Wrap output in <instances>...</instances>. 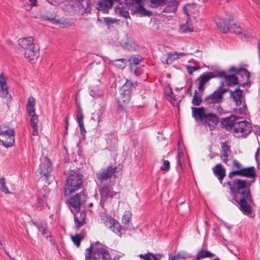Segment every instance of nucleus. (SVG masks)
<instances>
[{"label": "nucleus", "instance_id": "8", "mask_svg": "<svg viewBox=\"0 0 260 260\" xmlns=\"http://www.w3.org/2000/svg\"><path fill=\"white\" fill-rule=\"evenodd\" d=\"M250 124L246 120L237 121L233 129V134L236 137H245L251 132Z\"/></svg>", "mask_w": 260, "mask_h": 260}, {"label": "nucleus", "instance_id": "64", "mask_svg": "<svg viewBox=\"0 0 260 260\" xmlns=\"http://www.w3.org/2000/svg\"><path fill=\"white\" fill-rule=\"evenodd\" d=\"M255 134L260 136V126H255Z\"/></svg>", "mask_w": 260, "mask_h": 260}, {"label": "nucleus", "instance_id": "49", "mask_svg": "<svg viewBox=\"0 0 260 260\" xmlns=\"http://www.w3.org/2000/svg\"><path fill=\"white\" fill-rule=\"evenodd\" d=\"M116 133L115 132H113L109 134H106V139H107V140H112L113 139H114V140H116Z\"/></svg>", "mask_w": 260, "mask_h": 260}, {"label": "nucleus", "instance_id": "22", "mask_svg": "<svg viewBox=\"0 0 260 260\" xmlns=\"http://www.w3.org/2000/svg\"><path fill=\"white\" fill-rule=\"evenodd\" d=\"M178 59V52L176 51H172L168 53L166 55H164L161 57V61L163 63L170 64Z\"/></svg>", "mask_w": 260, "mask_h": 260}, {"label": "nucleus", "instance_id": "20", "mask_svg": "<svg viewBox=\"0 0 260 260\" xmlns=\"http://www.w3.org/2000/svg\"><path fill=\"white\" fill-rule=\"evenodd\" d=\"M237 120H238V117L235 115H231L229 117L223 119L221 122L223 127L227 130H230L232 128L234 129Z\"/></svg>", "mask_w": 260, "mask_h": 260}, {"label": "nucleus", "instance_id": "63", "mask_svg": "<svg viewBox=\"0 0 260 260\" xmlns=\"http://www.w3.org/2000/svg\"><path fill=\"white\" fill-rule=\"evenodd\" d=\"M257 50H258V55L259 62V64H260V40L258 41V43H257Z\"/></svg>", "mask_w": 260, "mask_h": 260}, {"label": "nucleus", "instance_id": "32", "mask_svg": "<svg viewBox=\"0 0 260 260\" xmlns=\"http://www.w3.org/2000/svg\"><path fill=\"white\" fill-rule=\"evenodd\" d=\"M169 255L171 257V260L185 259L190 256L189 254L185 251L179 252L174 255Z\"/></svg>", "mask_w": 260, "mask_h": 260}, {"label": "nucleus", "instance_id": "46", "mask_svg": "<svg viewBox=\"0 0 260 260\" xmlns=\"http://www.w3.org/2000/svg\"><path fill=\"white\" fill-rule=\"evenodd\" d=\"M36 105L35 99L34 97L30 96L28 98L26 107H34Z\"/></svg>", "mask_w": 260, "mask_h": 260}, {"label": "nucleus", "instance_id": "60", "mask_svg": "<svg viewBox=\"0 0 260 260\" xmlns=\"http://www.w3.org/2000/svg\"><path fill=\"white\" fill-rule=\"evenodd\" d=\"M47 20L50 21V22H51L53 24H59V21L58 20L55 19L54 18H47Z\"/></svg>", "mask_w": 260, "mask_h": 260}, {"label": "nucleus", "instance_id": "25", "mask_svg": "<svg viewBox=\"0 0 260 260\" xmlns=\"http://www.w3.org/2000/svg\"><path fill=\"white\" fill-rule=\"evenodd\" d=\"M74 221L76 223V228L78 229L80 226H82L86 223L85 222V214L84 213L76 212L74 213Z\"/></svg>", "mask_w": 260, "mask_h": 260}, {"label": "nucleus", "instance_id": "37", "mask_svg": "<svg viewBox=\"0 0 260 260\" xmlns=\"http://www.w3.org/2000/svg\"><path fill=\"white\" fill-rule=\"evenodd\" d=\"M139 257L144 260H159L155 254L151 252H148L145 254H140Z\"/></svg>", "mask_w": 260, "mask_h": 260}, {"label": "nucleus", "instance_id": "14", "mask_svg": "<svg viewBox=\"0 0 260 260\" xmlns=\"http://www.w3.org/2000/svg\"><path fill=\"white\" fill-rule=\"evenodd\" d=\"M116 167L110 166L106 169L102 170L101 172L96 173V177L98 180L102 183L107 180H111V177L113 175L117 170Z\"/></svg>", "mask_w": 260, "mask_h": 260}, {"label": "nucleus", "instance_id": "41", "mask_svg": "<svg viewBox=\"0 0 260 260\" xmlns=\"http://www.w3.org/2000/svg\"><path fill=\"white\" fill-rule=\"evenodd\" d=\"M0 189L5 193H9V191L6 185L5 179L3 177L0 179Z\"/></svg>", "mask_w": 260, "mask_h": 260}, {"label": "nucleus", "instance_id": "34", "mask_svg": "<svg viewBox=\"0 0 260 260\" xmlns=\"http://www.w3.org/2000/svg\"><path fill=\"white\" fill-rule=\"evenodd\" d=\"M202 102V95L199 94L196 90L192 100V104L193 106H199L201 104Z\"/></svg>", "mask_w": 260, "mask_h": 260}, {"label": "nucleus", "instance_id": "51", "mask_svg": "<svg viewBox=\"0 0 260 260\" xmlns=\"http://www.w3.org/2000/svg\"><path fill=\"white\" fill-rule=\"evenodd\" d=\"M223 85H224V83H222L221 86L217 88V90L219 91V92L221 93V94L222 96L224 93H225L228 91L230 92V91H231V90H230V89L229 88H222V86H223Z\"/></svg>", "mask_w": 260, "mask_h": 260}, {"label": "nucleus", "instance_id": "54", "mask_svg": "<svg viewBox=\"0 0 260 260\" xmlns=\"http://www.w3.org/2000/svg\"><path fill=\"white\" fill-rule=\"evenodd\" d=\"M79 126L81 135L83 136V138H84V136H85V133L86 132L84 128V123L79 124Z\"/></svg>", "mask_w": 260, "mask_h": 260}, {"label": "nucleus", "instance_id": "43", "mask_svg": "<svg viewBox=\"0 0 260 260\" xmlns=\"http://www.w3.org/2000/svg\"><path fill=\"white\" fill-rule=\"evenodd\" d=\"M125 5L127 6H134L136 7L139 3H143L142 0H125Z\"/></svg>", "mask_w": 260, "mask_h": 260}, {"label": "nucleus", "instance_id": "15", "mask_svg": "<svg viewBox=\"0 0 260 260\" xmlns=\"http://www.w3.org/2000/svg\"><path fill=\"white\" fill-rule=\"evenodd\" d=\"M233 21L232 17H230L228 20L223 19L220 17H217L215 18V21L218 29L223 33H227L230 30V27L229 23Z\"/></svg>", "mask_w": 260, "mask_h": 260}, {"label": "nucleus", "instance_id": "7", "mask_svg": "<svg viewBox=\"0 0 260 260\" xmlns=\"http://www.w3.org/2000/svg\"><path fill=\"white\" fill-rule=\"evenodd\" d=\"M87 197L83 191L73 196L68 200L69 206L73 208L76 212L80 211L81 206L86 202Z\"/></svg>", "mask_w": 260, "mask_h": 260}, {"label": "nucleus", "instance_id": "50", "mask_svg": "<svg viewBox=\"0 0 260 260\" xmlns=\"http://www.w3.org/2000/svg\"><path fill=\"white\" fill-rule=\"evenodd\" d=\"M119 14L120 15L124 17V18H127L129 17V13L128 12L125 10L124 8H120L119 10Z\"/></svg>", "mask_w": 260, "mask_h": 260}, {"label": "nucleus", "instance_id": "33", "mask_svg": "<svg viewBox=\"0 0 260 260\" xmlns=\"http://www.w3.org/2000/svg\"><path fill=\"white\" fill-rule=\"evenodd\" d=\"M90 95L94 98H103L102 91L97 87H91L89 91Z\"/></svg>", "mask_w": 260, "mask_h": 260}, {"label": "nucleus", "instance_id": "27", "mask_svg": "<svg viewBox=\"0 0 260 260\" xmlns=\"http://www.w3.org/2000/svg\"><path fill=\"white\" fill-rule=\"evenodd\" d=\"M179 2L177 0L171 1L167 4L164 9V12L166 13H175L177 10Z\"/></svg>", "mask_w": 260, "mask_h": 260}, {"label": "nucleus", "instance_id": "19", "mask_svg": "<svg viewBox=\"0 0 260 260\" xmlns=\"http://www.w3.org/2000/svg\"><path fill=\"white\" fill-rule=\"evenodd\" d=\"M212 170L213 174L217 177L219 182L223 185V180L226 175L225 169L221 164H218L213 168Z\"/></svg>", "mask_w": 260, "mask_h": 260}, {"label": "nucleus", "instance_id": "11", "mask_svg": "<svg viewBox=\"0 0 260 260\" xmlns=\"http://www.w3.org/2000/svg\"><path fill=\"white\" fill-rule=\"evenodd\" d=\"M135 85L129 80H126L125 83L121 88L120 96L119 102L127 104L131 100V93Z\"/></svg>", "mask_w": 260, "mask_h": 260}, {"label": "nucleus", "instance_id": "53", "mask_svg": "<svg viewBox=\"0 0 260 260\" xmlns=\"http://www.w3.org/2000/svg\"><path fill=\"white\" fill-rule=\"evenodd\" d=\"M233 165L237 169V170H239L243 168L240 162L235 159L233 160Z\"/></svg>", "mask_w": 260, "mask_h": 260}, {"label": "nucleus", "instance_id": "21", "mask_svg": "<svg viewBox=\"0 0 260 260\" xmlns=\"http://www.w3.org/2000/svg\"><path fill=\"white\" fill-rule=\"evenodd\" d=\"M118 0H99L98 4L99 10L107 13L113 7V4Z\"/></svg>", "mask_w": 260, "mask_h": 260}, {"label": "nucleus", "instance_id": "9", "mask_svg": "<svg viewBox=\"0 0 260 260\" xmlns=\"http://www.w3.org/2000/svg\"><path fill=\"white\" fill-rule=\"evenodd\" d=\"M101 200L100 204L103 208L105 203L108 199H112L114 197L119 196V193L113 190L112 186L108 184H105L100 189Z\"/></svg>", "mask_w": 260, "mask_h": 260}, {"label": "nucleus", "instance_id": "47", "mask_svg": "<svg viewBox=\"0 0 260 260\" xmlns=\"http://www.w3.org/2000/svg\"><path fill=\"white\" fill-rule=\"evenodd\" d=\"M170 169V162L168 160H164L162 165L160 167L161 171H168Z\"/></svg>", "mask_w": 260, "mask_h": 260}, {"label": "nucleus", "instance_id": "57", "mask_svg": "<svg viewBox=\"0 0 260 260\" xmlns=\"http://www.w3.org/2000/svg\"><path fill=\"white\" fill-rule=\"evenodd\" d=\"M69 116L67 115L66 119H65V133L66 134H67V131L69 126Z\"/></svg>", "mask_w": 260, "mask_h": 260}, {"label": "nucleus", "instance_id": "45", "mask_svg": "<svg viewBox=\"0 0 260 260\" xmlns=\"http://www.w3.org/2000/svg\"><path fill=\"white\" fill-rule=\"evenodd\" d=\"M30 124L32 127L38 126V123L39 122L38 116L37 114L32 115L30 116Z\"/></svg>", "mask_w": 260, "mask_h": 260}, {"label": "nucleus", "instance_id": "2", "mask_svg": "<svg viewBox=\"0 0 260 260\" xmlns=\"http://www.w3.org/2000/svg\"><path fill=\"white\" fill-rule=\"evenodd\" d=\"M192 116L197 121H201L208 126L211 130L214 129L219 122V118L214 113H207L204 107H191Z\"/></svg>", "mask_w": 260, "mask_h": 260}, {"label": "nucleus", "instance_id": "56", "mask_svg": "<svg viewBox=\"0 0 260 260\" xmlns=\"http://www.w3.org/2000/svg\"><path fill=\"white\" fill-rule=\"evenodd\" d=\"M104 22L106 25H109L113 24L115 22V20L111 18L106 17L104 18Z\"/></svg>", "mask_w": 260, "mask_h": 260}, {"label": "nucleus", "instance_id": "5", "mask_svg": "<svg viewBox=\"0 0 260 260\" xmlns=\"http://www.w3.org/2000/svg\"><path fill=\"white\" fill-rule=\"evenodd\" d=\"M0 142L5 147L8 148L14 143V129L10 126L4 125L0 128Z\"/></svg>", "mask_w": 260, "mask_h": 260}, {"label": "nucleus", "instance_id": "17", "mask_svg": "<svg viewBox=\"0 0 260 260\" xmlns=\"http://www.w3.org/2000/svg\"><path fill=\"white\" fill-rule=\"evenodd\" d=\"M0 96L4 98H8L7 100L9 102L12 99L11 95L9 94L6 77L3 73H0Z\"/></svg>", "mask_w": 260, "mask_h": 260}, {"label": "nucleus", "instance_id": "3", "mask_svg": "<svg viewBox=\"0 0 260 260\" xmlns=\"http://www.w3.org/2000/svg\"><path fill=\"white\" fill-rule=\"evenodd\" d=\"M83 186V175L80 173L74 172L67 179L64 187V196L69 197L71 193L81 189Z\"/></svg>", "mask_w": 260, "mask_h": 260}, {"label": "nucleus", "instance_id": "23", "mask_svg": "<svg viewBox=\"0 0 260 260\" xmlns=\"http://www.w3.org/2000/svg\"><path fill=\"white\" fill-rule=\"evenodd\" d=\"M230 153L231 150L230 146L228 145L226 142L222 143L221 144V151L220 157L225 164L228 163V157Z\"/></svg>", "mask_w": 260, "mask_h": 260}, {"label": "nucleus", "instance_id": "4", "mask_svg": "<svg viewBox=\"0 0 260 260\" xmlns=\"http://www.w3.org/2000/svg\"><path fill=\"white\" fill-rule=\"evenodd\" d=\"M86 260H112L107 249L104 248H96L93 250V245L91 244L90 247L87 248L85 253Z\"/></svg>", "mask_w": 260, "mask_h": 260}, {"label": "nucleus", "instance_id": "44", "mask_svg": "<svg viewBox=\"0 0 260 260\" xmlns=\"http://www.w3.org/2000/svg\"><path fill=\"white\" fill-rule=\"evenodd\" d=\"M132 215L129 212H125L122 217V222L126 224H128L131 220Z\"/></svg>", "mask_w": 260, "mask_h": 260}, {"label": "nucleus", "instance_id": "36", "mask_svg": "<svg viewBox=\"0 0 260 260\" xmlns=\"http://www.w3.org/2000/svg\"><path fill=\"white\" fill-rule=\"evenodd\" d=\"M84 236L81 233L76 234L75 236H71L73 243L78 247L80 245L81 241L84 239Z\"/></svg>", "mask_w": 260, "mask_h": 260}, {"label": "nucleus", "instance_id": "26", "mask_svg": "<svg viewBox=\"0 0 260 260\" xmlns=\"http://www.w3.org/2000/svg\"><path fill=\"white\" fill-rule=\"evenodd\" d=\"M18 43L19 46L25 51L34 43V38L33 37L21 38L18 40Z\"/></svg>", "mask_w": 260, "mask_h": 260}, {"label": "nucleus", "instance_id": "18", "mask_svg": "<svg viewBox=\"0 0 260 260\" xmlns=\"http://www.w3.org/2000/svg\"><path fill=\"white\" fill-rule=\"evenodd\" d=\"M223 96L217 89L206 98V101L209 104H219L222 102Z\"/></svg>", "mask_w": 260, "mask_h": 260}, {"label": "nucleus", "instance_id": "28", "mask_svg": "<svg viewBox=\"0 0 260 260\" xmlns=\"http://www.w3.org/2000/svg\"><path fill=\"white\" fill-rule=\"evenodd\" d=\"M133 12L134 13L140 14L142 16H150L152 13L147 10L143 6L142 3H139L136 7L134 8Z\"/></svg>", "mask_w": 260, "mask_h": 260}, {"label": "nucleus", "instance_id": "38", "mask_svg": "<svg viewBox=\"0 0 260 260\" xmlns=\"http://www.w3.org/2000/svg\"><path fill=\"white\" fill-rule=\"evenodd\" d=\"M237 74L240 76H241L242 78L246 79V80H248L250 76V73L246 69L243 68L238 69V71H237Z\"/></svg>", "mask_w": 260, "mask_h": 260}, {"label": "nucleus", "instance_id": "12", "mask_svg": "<svg viewBox=\"0 0 260 260\" xmlns=\"http://www.w3.org/2000/svg\"><path fill=\"white\" fill-rule=\"evenodd\" d=\"M52 168L50 161L46 157L41 159V163L39 168L37 171L40 175L45 176L47 179L51 178L50 173L51 172Z\"/></svg>", "mask_w": 260, "mask_h": 260}, {"label": "nucleus", "instance_id": "62", "mask_svg": "<svg viewBox=\"0 0 260 260\" xmlns=\"http://www.w3.org/2000/svg\"><path fill=\"white\" fill-rule=\"evenodd\" d=\"M118 102L119 103V106H118V110L119 111H123L124 110V108L123 106L122 105V104H124L123 103L119 102V101H118Z\"/></svg>", "mask_w": 260, "mask_h": 260}, {"label": "nucleus", "instance_id": "31", "mask_svg": "<svg viewBox=\"0 0 260 260\" xmlns=\"http://www.w3.org/2000/svg\"><path fill=\"white\" fill-rule=\"evenodd\" d=\"M123 46L124 48L131 51L136 50L139 48L138 45L136 44L135 42L131 39H128L125 42Z\"/></svg>", "mask_w": 260, "mask_h": 260}, {"label": "nucleus", "instance_id": "35", "mask_svg": "<svg viewBox=\"0 0 260 260\" xmlns=\"http://www.w3.org/2000/svg\"><path fill=\"white\" fill-rule=\"evenodd\" d=\"M197 254H198V258H211L214 256L213 253L207 250H201Z\"/></svg>", "mask_w": 260, "mask_h": 260}, {"label": "nucleus", "instance_id": "13", "mask_svg": "<svg viewBox=\"0 0 260 260\" xmlns=\"http://www.w3.org/2000/svg\"><path fill=\"white\" fill-rule=\"evenodd\" d=\"M242 93L243 91L242 90L236 88L234 91H230V97L232 98L237 106L242 105V107L239 108L240 112L245 113L246 110V107L244 103L242 104Z\"/></svg>", "mask_w": 260, "mask_h": 260}, {"label": "nucleus", "instance_id": "29", "mask_svg": "<svg viewBox=\"0 0 260 260\" xmlns=\"http://www.w3.org/2000/svg\"><path fill=\"white\" fill-rule=\"evenodd\" d=\"M38 230L41 232L42 234L46 238L51 236L50 231L48 230L47 224L44 223H40L36 224Z\"/></svg>", "mask_w": 260, "mask_h": 260}, {"label": "nucleus", "instance_id": "1", "mask_svg": "<svg viewBox=\"0 0 260 260\" xmlns=\"http://www.w3.org/2000/svg\"><path fill=\"white\" fill-rule=\"evenodd\" d=\"M255 168L250 167L230 172L229 180L223 183V187L230 190L232 200L237 205L239 209L246 215L252 213L253 204L250 186L255 180Z\"/></svg>", "mask_w": 260, "mask_h": 260}, {"label": "nucleus", "instance_id": "30", "mask_svg": "<svg viewBox=\"0 0 260 260\" xmlns=\"http://www.w3.org/2000/svg\"><path fill=\"white\" fill-rule=\"evenodd\" d=\"M142 59V58L140 55L132 56L128 59L131 70L132 72L133 71V66H136L139 64Z\"/></svg>", "mask_w": 260, "mask_h": 260}, {"label": "nucleus", "instance_id": "40", "mask_svg": "<svg viewBox=\"0 0 260 260\" xmlns=\"http://www.w3.org/2000/svg\"><path fill=\"white\" fill-rule=\"evenodd\" d=\"M114 64L119 69H123L125 67L126 60L124 59H118L114 61Z\"/></svg>", "mask_w": 260, "mask_h": 260}, {"label": "nucleus", "instance_id": "39", "mask_svg": "<svg viewBox=\"0 0 260 260\" xmlns=\"http://www.w3.org/2000/svg\"><path fill=\"white\" fill-rule=\"evenodd\" d=\"M84 115L82 112V109L80 106H78V109L77 111V119L78 124L84 123H83Z\"/></svg>", "mask_w": 260, "mask_h": 260}, {"label": "nucleus", "instance_id": "58", "mask_svg": "<svg viewBox=\"0 0 260 260\" xmlns=\"http://www.w3.org/2000/svg\"><path fill=\"white\" fill-rule=\"evenodd\" d=\"M198 70V68L196 67H188L187 71L189 74H191L193 72Z\"/></svg>", "mask_w": 260, "mask_h": 260}, {"label": "nucleus", "instance_id": "42", "mask_svg": "<svg viewBox=\"0 0 260 260\" xmlns=\"http://www.w3.org/2000/svg\"><path fill=\"white\" fill-rule=\"evenodd\" d=\"M230 29L233 30V32L237 35H241L242 34V28L240 25L236 23H233L231 26Z\"/></svg>", "mask_w": 260, "mask_h": 260}, {"label": "nucleus", "instance_id": "6", "mask_svg": "<svg viewBox=\"0 0 260 260\" xmlns=\"http://www.w3.org/2000/svg\"><path fill=\"white\" fill-rule=\"evenodd\" d=\"M101 217L102 222L109 229L115 234L121 237L122 227L120 224L111 216L108 215L105 213H102Z\"/></svg>", "mask_w": 260, "mask_h": 260}, {"label": "nucleus", "instance_id": "61", "mask_svg": "<svg viewBox=\"0 0 260 260\" xmlns=\"http://www.w3.org/2000/svg\"><path fill=\"white\" fill-rule=\"evenodd\" d=\"M32 127L33 128L32 135L34 136H37L38 135V126Z\"/></svg>", "mask_w": 260, "mask_h": 260}, {"label": "nucleus", "instance_id": "10", "mask_svg": "<svg viewBox=\"0 0 260 260\" xmlns=\"http://www.w3.org/2000/svg\"><path fill=\"white\" fill-rule=\"evenodd\" d=\"M223 73L219 72V71L215 72H209L206 73L202 74L199 77V87L198 90L199 92H202L205 89V85L212 78L217 77H221Z\"/></svg>", "mask_w": 260, "mask_h": 260}, {"label": "nucleus", "instance_id": "24", "mask_svg": "<svg viewBox=\"0 0 260 260\" xmlns=\"http://www.w3.org/2000/svg\"><path fill=\"white\" fill-rule=\"evenodd\" d=\"M219 72L223 73L221 77H223L224 78L228 86H233L238 84V79L236 75H228L226 74L225 72L223 71H219Z\"/></svg>", "mask_w": 260, "mask_h": 260}, {"label": "nucleus", "instance_id": "59", "mask_svg": "<svg viewBox=\"0 0 260 260\" xmlns=\"http://www.w3.org/2000/svg\"><path fill=\"white\" fill-rule=\"evenodd\" d=\"M44 201L41 199H38V203L37 204V208H39V207H41L42 205L44 204Z\"/></svg>", "mask_w": 260, "mask_h": 260}, {"label": "nucleus", "instance_id": "52", "mask_svg": "<svg viewBox=\"0 0 260 260\" xmlns=\"http://www.w3.org/2000/svg\"><path fill=\"white\" fill-rule=\"evenodd\" d=\"M105 110L104 106H102L100 107V109L96 112V114L98 116V121H100L101 117L102 115Z\"/></svg>", "mask_w": 260, "mask_h": 260}, {"label": "nucleus", "instance_id": "55", "mask_svg": "<svg viewBox=\"0 0 260 260\" xmlns=\"http://www.w3.org/2000/svg\"><path fill=\"white\" fill-rule=\"evenodd\" d=\"M26 109L29 116L36 114L34 107H26Z\"/></svg>", "mask_w": 260, "mask_h": 260}, {"label": "nucleus", "instance_id": "48", "mask_svg": "<svg viewBox=\"0 0 260 260\" xmlns=\"http://www.w3.org/2000/svg\"><path fill=\"white\" fill-rule=\"evenodd\" d=\"M180 29L183 32H187V31H192L193 28L191 26H189L188 25H182L180 26Z\"/></svg>", "mask_w": 260, "mask_h": 260}, {"label": "nucleus", "instance_id": "16", "mask_svg": "<svg viewBox=\"0 0 260 260\" xmlns=\"http://www.w3.org/2000/svg\"><path fill=\"white\" fill-rule=\"evenodd\" d=\"M39 54V46L34 43L24 51V57L29 60L36 59L38 57Z\"/></svg>", "mask_w": 260, "mask_h": 260}]
</instances>
